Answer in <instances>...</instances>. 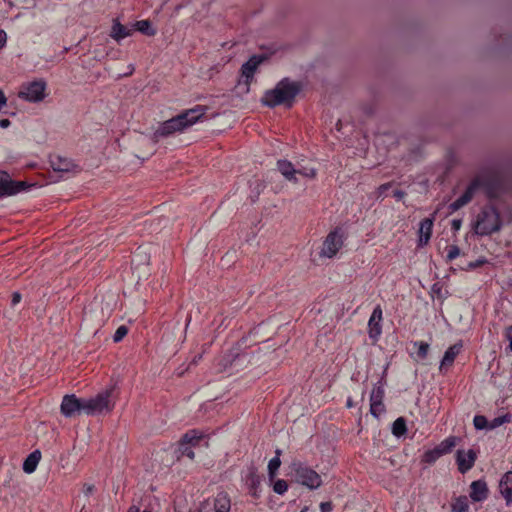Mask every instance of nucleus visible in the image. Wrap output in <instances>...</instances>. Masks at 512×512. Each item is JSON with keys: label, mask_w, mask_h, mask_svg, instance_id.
Wrapping results in <instances>:
<instances>
[{"label": "nucleus", "mask_w": 512, "mask_h": 512, "mask_svg": "<svg viewBox=\"0 0 512 512\" xmlns=\"http://www.w3.org/2000/svg\"><path fill=\"white\" fill-rule=\"evenodd\" d=\"M11 122L9 119H1L0 120V128H8L10 126Z\"/></svg>", "instance_id": "49"}, {"label": "nucleus", "mask_w": 512, "mask_h": 512, "mask_svg": "<svg viewBox=\"0 0 512 512\" xmlns=\"http://www.w3.org/2000/svg\"><path fill=\"white\" fill-rule=\"evenodd\" d=\"M297 175H301L303 177L313 179L316 176V169L298 166V167H296V176Z\"/></svg>", "instance_id": "34"}, {"label": "nucleus", "mask_w": 512, "mask_h": 512, "mask_svg": "<svg viewBox=\"0 0 512 512\" xmlns=\"http://www.w3.org/2000/svg\"><path fill=\"white\" fill-rule=\"evenodd\" d=\"M83 399L77 398L74 394L65 395L61 403V413L67 417L72 418L76 414L84 413Z\"/></svg>", "instance_id": "9"}, {"label": "nucleus", "mask_w": 512, "mask_h": 512, "mask_svg": "<svg viewBox=\"0 0 512 512\" xmlns=\"http://www.w3.org/2000/svg\"><path fill=\"white\" fill-rule=\"evenodd\" d=\"M434 218H425L420 222L418 246L423 247L428 244L433 228Z\"/></svg>", "instance_id": "21"}, {"label": "nucleus", "mask_w": 512, "mask_h": 512, "mask_svg": "<svg viewBox=\"0 0 512 512\" xmlns=\"http://www.w3.org/2000/svg\"><path fill=\"white\" fill-rule=\"evenodd\" d=\"M320 510H321V512H331L332 511L331 502H322L320 504Z\"/></svg>", "instance_id": "42"}, {"label": "nucleus", "mask_w": 512, "mask_h": 512, "mask_svg": "<svg viewBox=\"0 0 512 512\" xmlns=\"http://www.w3.org/2000/svg\"><path fill=\"white\" fill-rule=\"evenodd\" d=\"M342 245H343L342 235L337 230H334L327 235V237L323 243V247L320 252V256L332 258L333 256H335L337 254V252L342 247Z\"/></svg>", "instance_id": "8"}, {"label": "nucleus", "mask_w": 512, "mask_h": 512, "mask_svg": "<svg viewBox=\"0 0 512 512\" xmlns=\"http://www.w3.org/2000/svg\"><path fill=\"white\" fill-rule=\"evenodd\" d=\"M201 357H202L201 355H198V356L194 357V359H193V361L191 362V364L196 365V364H197V362L201 359Z\"/></svg>", "instance_id": "51"}, {"label": "nucleus", "mask_w": 512, "mask_h": 512, "mask_svg": "<svg viewBox=\"0 0 512 512\" xmlns=\"http://www.w3.org/2000/svg\"><path fill=\"white\" fill-rule=\"evenodd\" d=\"M499 490L506 504H512V471L506 472L499 483Z\"/></svg>", "instance_id": "22"}, {"label": "nucleus", "mask_w": 512, "mask_h": 512, "mask_svg": "<svg viewBox=\"0 0 512 512\" xmlns=\"http://www.w3.org/2000/svg\"><path fill=\"white\" fill-rule=\"evenodd\" d=\"M143 512H150V511H143Z\"/></svg>", "instance_id": "56"}, {"label": "nucleus", "mask_w": 512, "mask_h": 512, "mask_svg": "<svg viewBox=\"0 0 512 512\" xmlns=\"http://www.w3.org/2000/svg\"><path fill=\"white\" fill-rule=\"evenodd\" d=\"M469 509V503L466 496H460L456 498L452 504V512H467Z\"/></svg>", "instance_id": "30"}, {"label": "nucleus", "mask_w": 512, "mask_h": 512, "mask_svg": "<svg viewBox=\"0 0 512 512\" xmlns=\"http://www.w3.org/2000/svg\"><path fill=\"white\" fill-rule=\"evenodd\" d=\"M95 490V486L93 484H88V483H85L83 485V493L85 494V496H89L91 495Z\"/></svg>", "instance_id": "41"}, {"label": "nucleus", "mask_w": 512, "mask_h": 512, "mask_svg": "<svg viewBox=\"0 0 512 512\" xmlns=\"http://www.w3.org/2000/svg\"><path fill=\"white\" fill-rule=\"evenodd\" d=\"M476 458V452L472 449H469L468 451L458 450L456 460L459 471L461 473L469 471L474 466Z\"/></svg>", "instance_id": "18"}, {"label": "nucleus", "mask_w": 512, "mask_h": 512, "mask_svg": "<svg viewBox=\"0 0 512 512\" xmlns=\"http://www.w3.org/2000/svg\"><path fill=\"white\" fill-rule=\"evenodd\" d=\"M281 465V460L278 456H275L273 457L269 463H268V475H269V478L272 480L276 473H277V470L279 469Z\"/></svg>", "instance_id": "33"}, {"label": "nucleus", "mask_w": 512, "mask_h": 512, "mask_svg": "<svg viewBox=\"0 0 512 512\" xmlns=\"http://www.w3.org/2000/svg\"><path fill=\"white\" fill-rule=\"evenodd\" d=\"M458 438L455 436H450L443 440L438 446V450L442 455L447 454L452 451V449L456 446Z\"/></svg>", "instance_id": "28"}, {"label": "nucleus", "mask_w": 512, "mask_h": 512, "mask_svg": "<svg viewBox=\"0 0 512 512\" xmlns=\"http://www.w3.org/2000/svg\"><path fill=\"white\" fill-rule=\"evenodd\" d=\"M347 407H348V408L353 407V402H352L351 398H349V399L347 400Z\"/></svg>", "instance_id": "53"}, {"label": "nucleus", "mask_w": 512, "mask_h": 512, "mask_svg": "<svg viewBox=\"0 0 512 512\" xmlns=\"http://www.w3.org/2000/svg\"><path fill=\"white\" fill-rule=\"evenodd\" d=\"M482 186V182L479 178H475L468 185L465 192L453 203L449 205V209L454 212L468 204L474 197L476 191Z\"/></svg>", "instance_id": "12"}, {"label": "nucleus", "mask_w": 512, "mask_h": 512, "mask_svg": "<svg viewBox=\"0 0 512 512\" xmlns=\"http://www.w3.org/2000/svg\"><path fill=\"white\" fill-rule=\"evenodd\" d=\"M293 470L298 483L308 487L309 489H317L321 486V477L315 470L302 465L301 463H294Z\"/></svg>", "instance_id": "5"}, {"label": "nucleus", "mask_w": 512, "mask_h": 512, "mask_svg": "<svg viewBox=\"0 0 512 512\" xmlns=\"http://www.w3.org/2000/svg\"><path fill=\"white\" fill-rule=\"evenodd\" d=\"M308 511V507L305 506L300 512H307Z\"/></svg>", "instance_id": "55"}, {"label": "nucleus", "mask_w": 512, "mask_h": 512, "mask_svg": "<svg viewBox=\"0 0 512 512\" xmlns=\"http://www.w3.org/2000/svg\"><path fill=\"white\" fill-rule=\"evenodd\" d=\"M500 228L501 220L498 211L492 206L484 207L477 217L475 232L479 235H490L499 231Z\"/></svg>", "instance_id": "4"}, {"label": "nucleus", "mask_w": 512, "mask_h": 512, "mask_svg": "<svg viewBox=\"0 0 512 512\" xmlns=\"http://www.w3.org/2000/svg\"><path fill=\"white\" fill-rule=\"evenodd\" d=\"M231 507L230 498L224 492L218 493L214 500L215 512H229Z\"/></svg>", "instance_id": "27"}, {"label": "nucleus", "mask_w": 512, "mask_h": 512, "mask_svg": "<svg viewBox=\"0 0 512 512\" xmlns=\"http://www.w3.org/2000/svg\"><path fill=\"white\" fill-rule=\"evenodd\" d=\"M484 262H485L484 260H478L476 262H471V263H469V268L474 269V268L478 267L479 265L483 264Z\"/></svg>", "instance_id": "50"}, {"label": "nucleus", "mask_w": 512, "mask_h": 512, "mask_svg": "<svg viewBox=\"0 0 512 512\" xmlns=\"http://www.w3.org/2000/svg\"><path fill=\"white\" fill-rule=\"evenodd\" d=\"M207 110L208 108L206 106L198 105L167 121H164L153 133V142L157 143L160 138L168 137L175 132H181L185 130L186 128L196 123L201 117H203Z\"/></svg>", "instance_id": "1"}, {"label": "nucleus", "mask_w": 512, "mask_h": 512, "mask_svg": "<svg viewBox=\"0 0 512 512\" xmlns=\"http://www.w3.org/2000/svg\"><path fill=\"white\" fill-rule=\"evenodd\" d=\"M383 397V386L380 384L375 385L370 395V412L374 417H379L385 410Z\"/></svg>", "instance_id": "15"}, {"label": "nucleus", "mask_w": 512, "mask_h": 512, "mask_svg": "<svg viewBox=\"0 0 512 512\" xmlns=\"http://www.w3.org/2000/svg\"><path fill=\"white\" fill-rule=\"evenodd\" d=\"M381 320H382V309L378 305L374 308L372 315L368 322L369 337L373 340H377L381 334Z\"/></svg>", "instance_id": "19"}, {"label": "nucleus", "mask_w": 512, "mask_h": 512, "mask_svg": "<svg viewBox=\"0 0 512 512\" xmlns=\"http://www.w3.org/2000/svg\"><path fill=\"white\" fill-rule=\"evenodd\" d=\"M45 89L46 83L44 81H34L24 85L18 96L29 102H40L45 98Z\"/></svg>", "instance_id": "7"}, {"label": "nucleus", "mask_w": 512, "mask_h": 512, "mask_svg": "<svg viewBox=\"0 0 512 512\" xmlns=\"http://www.w3.org/2000/svg\"><path fill=\"white\" fill-rule=\"evenodd\" d=\"M470 489V498L474 502H481L488 497L487 483L483 480L473 481Z\"/></svg>", "instance_id": "20"}, {"label": "nucleus", "mask_w": 512, "mask_h": 512, "mask_svg": "<svg viewBox=\"0 0 512 512\" xmlns=\"http://www.w3.org/2000/svg\"><path fill=\"white\" fill-rule=\"evenodd\" d=\"M506 421V417H497L493 419V421L489 424V429H494L500 425H502Z\"/></svg>", "instance_id": "40"}, {"label": "nucleus", "mask_w": 512, "mask_h": 512, "mask_svg": "<svg viewBox=\"0 0 512 512\" xmlns=\"http://www.w3.org/2000/svg\"><path fill=\"white\" fill-rule=\"evenodd\" d=\"M7 34L4 30H0V50L6 45Z\"/></svg>", "instance_id": "44"}, {"label": "nucleus", "mask_w": 512, "mask_h": 512, "mask_svg": "<svg viewBox=\"0 0 512 512\" xmlns=\"http://www.w3.org/2000/svg\"><path fill=\"white\" fill-rule=\"evenodd\" d=\"M482 186V182L479 178H475L468 185L465 192L453 203L449 205V209L454 212L468 204L474 197L476 191Z\"/></svg>", "instance_id": "11"}, {"label": "nucleus", "mask_w": 512, "mask_h": 512, "mask_svg": "<svg viewBox=\"0 0 512 512\" xmlns=\"http://www.w3.org/2000/svg\"><path fill=\"white\" fill-rule=\"evenodd\" d=\"M282 451L280 449H276L275 456H278L280 458Z\"/></svg>", "instance_id": "54"}, {"label": "nucleus", "mask_w": 512, "mask_h": 512, "mask_svg": "<svg viewBox=\"0 0 512 512\" xmlns=\"http://www.w3.org/2000/svg\"><path fill=\"white\" fill-rule=\"evenodd\" d=\"M393 195L397 200H402L405 196V192L402 190H395Z\"/></svg>", "instance_id": "47"}, {"label": "nucleus", "mask_w": 512, "mask_h": 512, "mask_svg": "<svg viewBox=\"0 0 512 512\" xmlns=\"http://www.w3.org/2000/svg\"><path fill=\"white\" fill-rule=\"evenodd\" d=\"M482 186V182L479 178H475L468 185L465 192L453 203L449 205V209L454 212L468 204L474 197L476 191Z\"/></svg>", "instance_id": "10"}, {"label": "nucleus", "mask_w": 512, "mask_h": 512, "mask_svg": "<svg viewBox=\"0 0 512 512\" xmlns=\"http://www.w3.org/2000/svg\"><path fill=\"white\" fill-rule=\"evenodd\" d=\"M202 435H200L197 431L192 430L187 432L180 442L179 451L182 456H186L189 459H194V451L193 447H195L199 441L201 440Z\"/></svg>", "instance_id": "14"}, {"label": "nucleus", "mask_w": 512, "mask_h": 512, "mask_svg": "<svg viewBox=\"0 0 512 512\" xmlns=\"http://www.w3.org/2000/svg\"><path fill=\"white\" fill-rule=\"evenodd\" d=\"M41 459V452L39 450H35L28 455L23 463L24 472L30 474L36 470V467Z\"/></svg>", "instance_id": "25"}, {"label": "nucleus", "mask_w": 512, "mask_h": 512, "mask_svg": "<svg viewBox=\"0 0 512 512\" xmlns=\"http://www.w3.org/2000/svg\"><path fill=\"white\" fill-rule=\"evenodd\" d=\"M460 255V249L456 245L449 246L447 253V261H452Z\"/></svg>", "instance_id": "39"}, {"label": "nucleus", "mask_w": 512, "mask_h": 512, "mask_svg": "<svg viewBox=\"0 0 512 512\" xmlns=\"http://www.w3.org/2000/svg\"><path fill=\"white\" fill-rule=\"evenodd\" d=\"M390 187H391V183H385V184L380 185L378 188V194L379 195L384 194Z\"/></svg>", "instance_id": "45"}, {"label": "nucleus", "mask_w": 512, "mask_h": 512, "mask_svg": "<svg viewBox=\"0 0 512 512\" xmlns=\"http://www.w3.org/2000/svg\"><path fill=\"white\" fill-rule=\"evenodd\" d=\"M505 336H506L507 340L509 341V347L512 351V326H509L506 328Z\"/></svg>", "instance_id": "43"}, {"label": "nucleus", "mask_w": 512, "mask_h": 512, "mask_svg": "<svg viewBox=\"0 0 512 512\" xmlns=\"http://www.w3.org/2000/svg\"><path fill=\"white\" fill-rule=\"evenodd\" d=\"M414 346L418 347L417 354H418L419 358L424 359L428 354L429 344L421 341V342H414Z\"/></svg>", "instance_id": "36"}, {"label": "nucleus", "mask_w": 512, "mask_h": 512, "mask_svg": "<svg viewBox=\"0 0 512 512\" xmlns=\"http://www.w3.org/2000/svg\"><path fill=\"white\" fill-rule=\"evenodd\" d=\"M442 456L441 452L438 450V448H434L432 450H428L423 455V461L428 464L434 463L436 460H438Z\"/></svg>", "instance_id": "32"}, {"label": "nucleus", "mask_w": 512, "mask_h": 512, "mask_svg": "<svg viewBox=\"0 0 512 512\" xmlns=\"http://www.w3.org/2000/svg\"><path fill=\"white\" fill-rule=\"evenodd\" d=\"M406 430V421L403 417H399L393 422L392 433L395 436L400 437L404 435L406 433Z\"/></svg>", "instance_id": "29"}, {"label": "nucleus", "mask_w": 512, "mask_h": 512, "mask_svg": "<svg viewBox=\"0 0 512 512\" xmlns=\"http://www.w3.org/2000/svg\"><path fill=\"white\" fill-rule=\"evenodd\" d=\"M474 426L477 430L489 428L488 421L485 416L476 415L473 419Z\"/></svg>", "instance_id": "35"}, {"label": "nucleus", "mask_w": 512, "mask_h": 512, "mask_svg": "<svg viewBox=\"0 0 512 512\" xmlns=\"http://www.w3.org/2000/svg\"><path fill=\"white\" fill-rule=\"evenodd\" d=\"M34 184H29L25 181H14L6 172L0 171V195L11 196L21 191H25Z\"/></svg>", "instance_id": "6"}, {"label": "nucleus", "mask_w": 512, "mask_h": 512, "mask_svg": "<svg viewBox=\"0 0 512 512\" xmlns=\"http://www.w3.org/2000/svg\"><path fill=\"white\" fill-rule=\"evenodd\" d=\"M135 28L141 33L152 36L155 34V30L151 27V23L148 20H141L135 23Z\"/></svg>", "instance_id": "31"}, {"label": "nucleus", "mask_w": 512, "mask_h": 512, "mask_svg": "<svg viewBox=\"0 0 512 512\" xmlns=\"http://www.w3.org/2000/svg\"><path fill=\"white\" fill-rule=\"evenodd\" d=\"M128 512H139V508L138 507H130V509L128 510Z\"/></svg>", "instance_id": "52"}, {"label": "nucleus", "mask_w": 512, "mask_h": 512, "mask_svg": "<svg viewBox=\"0 0 512 512\" xmlns=\"http://www.w3.org/2000/svg\"><path fill=\"white\" fill-rule=\"evenodd\" d=\"M462 346V342L460 341L450 346L445 351L442 361L440 363V370L453 364L456 356L460 353Z\"/></svg>", "instance_id": "23"}, {"label": "nucleus", "mask_w": 512, "mask_h": 512, "mask_svg": "<svg viewBox=\"0 0 512 512\" xmlns=\"http://www.w3.org/2000/svg\"><path fill=\"white\" fill-rule=\"evenodd\" d=\"M114 387L106 388L91 398H83L84 414L86 415H99L109 413L113 408L111 396Z\"/></svg>", "instance_id": "3"}, {"label": "nucleus", "mask_w": 512, "mask_h": 512, "mask_svg": "<svg viewBox=\"0 0 512 512\" xmlns=\"http://www.w3.org/2000/svg\"><path fill=\"white\" fill-rule=\"evenodd\" d=\"M21 301V294L19 292H14L12 295V305H16Z\"/></svg>", "instance_id": "46"}, {"label": "nucleus", "mask_w": 512, "mask_h": 512, "mask_svg": "<svg viewBox=\"0 0 512 512\" xmlns=\"http://www.w3.org/2000/svg\"><path fill=\"white\" fill-rule=\"evenodd\" d=\"M127 333L128 328L125 325L119 326L113 336L114 342H120L127 335Z\"/></svg>", "instance_id": "38"}, {"label": "nucleus", "mask_w": 512, "mask_h": 512, "mask_svg": "<svg viewBox=\"0 0 512 512\" xmlns=\"http://www.w3.org/2000/svg\"><path fill=\"white\" fill-rule=\"evenodd\" d=\"M132 31H133V29H130V28L122 25L118 21H114V24H113L112 30H111V37L119 42L120 40L130 36Z\"/></svg>", "instance_id": "26"}, {"label": "nucleus", "mask_w": 512, "mask_h": 512, "mask_svg": "<svg viewBox=\"0 0 512 512\" xmlns=\"http://www.w3.org/2000/svg\"><path fill=\"white\" fill-rule=\"evenodd\" d=\"M265 60V57L262 55H253L247 62H245L241 67L242 77L245 78V84L247 86L250 85V82L253 79L254 73L256 72L259 65Z\"/></svg>", "instance_id": "16"}, {"label": "nucleus", "mask_w": 512, "mask_h": 512, "mask_svg": "<svg viewBox=\"0 0 512 512\" xmlns=\"http://www.w3.org/2000/svg\"><path fill=\"white\" fill-rule=\"evenodd\" d=\"M451 226H452V229L459 230L461 227V220H458V219L452 220Z\"/></svg>", "instance_id": "48"}, {"label": "nucleus", "mask_w": 512, "mask_h": 512, "mask_svg": "<svg viewBox=\"0 0 512 512\" xmlns=\"http://www.w3.org/2000/svg\"><path fill=\"white\" fill-rule=\"evenodd\" d=\"M301 89L302 85L300 82L284 78L273 89L266 91L261 101L270 108L279 105L291 108Z\"/></svg>", "instance_id": "2"}, {"label": "nucleus", "mask_w": 512, "mask_h": 512, "mask_svg": "<svg viewBox=\"0 0 512 512\" xmlns=\"http://www.w3.org/2000/svg\"><path fill=\"white\" fill-rule=\"evenodd\" d=\"M288 489V484L285 480L279 479L273 485V491L277 494H284Z\"/></svg>", "instance_id": "37"}, {"label": "nucleus", "mask_w": 512, "mask_h": 512, "mask_svg": "<svg viewBox=\"0 0 512 512\" xmlns=\"http://www.w3.org/2000/svg\"><path fill=\"white\" fill-rule=\"evenodd\" d=\"M50 165L54 172L60 173V177L77 172V166L71 160L60 156L51 157Z\"/></svg>", "instance_id": "17"}, {"label": "nucleus", "mask_w": 512, "mask_h": 512, "mask_svg": "<svg viewBox=\"0 0 512 512\" xmlns=\"http://www.w3.org/2000/svg\"><path fill=\"white\" fill-rule=\"evenodd\" d=\"M279 172L285 177L286 180L297 183L296 167L287 160H279L277 162Z\"/></svg>", "instance_id": "24"}, {"label": "nucleus", "mask_w": 512, "mask_h": 512, "mask_svg": "<svg viewBox=\"0 0 512 512\" xmlns=\"http://www.w3.org/2000/svg\"><path fill=\"white\" fill-rule=\"evenodd\" d=\"M482 186V182L479 178H475L468 185L465 192L453 203L449 205V209L454 212L468 204L474 197L476 191Z\"/></svg>", "instance_id": "13"}]
</instances>
